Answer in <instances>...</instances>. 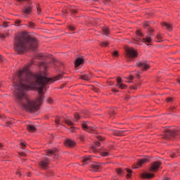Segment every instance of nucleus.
Returning a JSON list of instances; mask_svg holds the SVG:
<instances>
[{
    "instance_id": "15",
    "label": "nucleus",
    "mask_w": 180,
    "mask_h": 180,
    "mask_svg": "<svg viewBox=\"0 0 180 180\" xmlns=\"http://www.w3.org/2000/svg\"><path fill=\"white\" fill-rule=\"evenodd\" d=\"M136 36H138V37L135 38L134 41L139 43V41H141V37H143L144 35L143 34V33H141V32H140V30H137Z\"/></svg>"
},
{
    "instance_id": "30",
    "label": "nucleus",
    "mask_w": 180,
    "mask_h": 180,
    "mask_svg": "<svg viewBox=\"0 0 180 180\" xmlns=\"http://www.w3.org/2000/svg\"><path fill=\"white\" fill-rule=\"evenodd\" d=\"M126 169L127 172L128 173L127 174V178H130V174H131V172H133L130 169Z\"/></svg>"
},
{
    "instance_id": "13",
    "label": "nucleus",
    "mask_w": 180,
    "mask_h": 180,
    "mask_svg": "<svg viewBox=\"0 0 180 180\" xmlns=\"http://www.w3.org/2000/svg\"><path fill=\"white\" fill-rule=\"evenodd\" d=\"M58 153V150H57V148H53L52 150L49 149L47 150L46 155H48L49 157H50V155H56Z\"/></svg>"
},
{
    "instance_id": "64",
    "label": "nucleus",
    "mask_w": 180,
    "mask_h": 180,
    "mask_svg": "<svg viewBox=\"0 0 180 180\" xmlns=\"http://www.w3.org/2000/svg\"><path fill=\"white\" fill-rule=\"evenodd\" d=\"M2 86V84L0 83V88Z\"/></svg>"
},
{
    "instance_id": "12",
    "label": "nucleus",
    "mask_w": 180,
    "mask_h": 180,
    "mask_svg": "<svg viewBox=\"0 0 180 180\" xmlns=\"http://www.w3.org/2000/svg\"><path fill=\"white\" fill-rule=\"evenodd\" d=\"M91 171L93 172H98V171H101V164L99 163L93 164L91 165Z\"/></svg>"
},
{
    "instance_id": "38",
    "label": "nucleus",
    "mask_w": 180,
    "mask_h": 180,
    "mask_svg": "<svg viewBox=\"0 0 180 180\" xmlns=\"http://www.w3.org/2000/svg\"><path fill=\"white\" fill-rule=\"evenodd\" d=\"M112 56H114V57H117L119 56V53L117 52V51H115L112 53Z\"/></svg>"
},
{
    "instance_id": "53",
    "label": "nucleus",
    "mask_w": 180,
    "mask_h": 180,
    "mask_svg": "<svg viewBox=\"0 0 180 180\" xmlns=\"http://www.w3.org/2000/svg\"><path fill=\"white\" fill-rule=\"evenodd\" d=\"M37 9L38 13H40V11H41V10L40 9V8L38 7Z\"/></svg>"
},
{
    "instance_id": "22",
    "label": "nucleus",
    "mask_w": 180,
    "mask_h": 180,
    "mask_svg": "<svg viewBox=\"0 0 180 180\" xmlns=\"http://www.w3.org/2000/svg\"><path fill=\"white\" fill-rule=\"evenodd\" d=\"M27 129L30 131V133H34V131H36V127L33 125H28L27 127Z\"/></svg>"
},
{
    "instance_id": "37",
    "label": "nucleus",
    "mask_w": 180,
    "mask_h": 180,
    "mask_svg": "<svg viewBox=\"0 0 180 180\" xmlns=\"http://www.w3.org/2000/svg\"><path fill=\"white\" fill-rule=\"evenodd\" d=\"M81 117L79 116V115L78 113L75 114V119L77 122V120H78Z\"/></svg>"
},
{
    "instance_id": "11",
    "label": "nucleus",
    "mask_w": 180,
    "mask_h": 180,
    "mask_svg": "<svg viewBox=\"0 0 180 180\" xmlns=\"http://www.w3.org/2000/svg\"><path fill=\"white\" fill-rule=\"evenodd\" d=\"M32 6H25L22 9V13H25L26 15H30V13H32Z\"/></svg>"
},
{
    "instance_id": "51",
    "label": "nucleus",
    "mask_w": 180,
    "mask_h": 180,
    "mask_svg": "<svg viewBox=\"0 0 180 180\" xmlns=\"http://www.w3.org/2000/svg\"><path fill=\"white\" fill-rule=\"evenodd\" d=\"M55 122H56V124H58L60 120H59L58 119H56V120H55Z\"/></svg>"
},
{
    "instance_id": "33",
    "label": "nucleus",
    "mask_w": 180,
    "mask_h": 180,
    "mask_svg": "<svg viewBox=\"0 0 180 180\" xmlns=\"http://www.w3.org/2000/svg\"><path fill=\"white\" fill-rule=\"evenodd\" d=\"M134 79V76L130 75L129 77V80L126 81V82H132L131 81H133Z\"/></svg>"
},
{
    "instance_id": "28",
    "label": "nucleus",
    "mask_w": 180,
    "mask_h": 180,
    "mask_svg": "<svg viewBox=\"0 0 180 180\" xmlns=\"http://www.w3.org/2000/svg\"><path fill=\"white\" fill-rule=\"evenodd\" d=\"M156 39H157L158 43H161V41H162V40H161V39H162V35L160 34H158L156 36Z\"/></svg>"
},
{
    "instance_id": "44",
    "label": "nucleus",
    "mask_w": 180,
    "mask_h": 180,
    "mask_svg": "<svg viewBox=\"0 0 180 180\" xmlns=\"http://www.w3.org/2000/svg\"><path fill=\"white\" fill-rule=\"evenodd\" d=\"M5 115H0V119H1V120H5Z\"/></svg>"
},
{
    "instance_id": "34",
    "label": "nucleus",
    "mask_w": 180,
    "mask_h": 180,
    "mask_svg": "<svg viewBox=\"0 0 180 180\" xmlns=\"http://www.w3.org/2000/svg\"><path fill=\"white\" fill-rule=\"evenodd\" d=\"M109 44V42H108V41H104V42H102V44H101V46H103V47H108V45Z\"/></svg>"
},
{
    "instance_id": "58",
    "label": "nucleus",
    "mask_w": 180,
    "mask_h": 180,
    "mask_svg": "<svg viewBox=\"0 0 180 180\" xmlns=\"http://www.w3.org/2000/svg\"><path fill=\"white\" fill-rule=\"evenodd\" d=\"M95 92H99V90L98 89H94Z\"/></svg>"
},
{
    "instance_id": "6",
    "label": "nucleus",
    "mask_w": 180,
    "mask_h": 180,
    "mask_svg": "<svg viewBox=\"0 0 180 180\" xmlns=\"http://www.w3.org/2000/svg\"><path fill=\"white\" fill-rule=\"evenodd\" d=\"M160 166H161V162L160 161H156L151 165L150 171L152 172H155L158 171V168H160Z\"/></svg>"
},
{
    "instance_id": "39",
    "label": "nucleus",
    "mask_w": 180,
    "mask_h": 180,
    "mask_svg": "<svg viewBox=\"0 0 180 180\" xmlns=\"http://www.w3.org/2000/svg\"><path fill=\"white\" fill-rule=\"evenodd\" d=\"M40 67H43V68H44V70H46L47 68L46 63H41Z\"/></svg>"
},
{
    "instance_id": "2",
    "label": "nucleus",
    "mask_w": 180,
    "mask_h": 180,
    "mask_svg": "<svg viewBox=\"0 0 180 180\" xmlns=\"http://www.w3.org/2000/svg\"><path fill=\"white\" fill-rule=\"evenodd\" d=\"M37 49V40L26 34H20L15 37L14 50L18 54H23L27 50H36Z\"/></svg>"
},
{
    "instance_id": "29",
    "label": "nucleus",
    "mask_w": 180,
    "mask_h": 180,
    "mask_svg": "<svg viewBox=\"0 0 180 180\" xmlns=\"http://www.w3.org/2000/svg\"><path fill=\"white\" fill-rule=\"evenodd\" d=\"M103 32L105 36H108L109 34V28L108 27L103 28Z\"/></svg>"
},
{
    "instance_id": "52",
    "label": "nucleus",
    "mask_w": 180,
    "mask_h": 180,
    "mask_svg": "<svg viewBox=\"0 0 180 180\" xmlns=\"http://www.w3.org/2000/svg\"><path fill=\"white\" fill-rule=\"evenodd\" d=\"M79 139H80V140H81L82 141H84V136H81L79 137Z\"/></svg>"
},
{
    "instance_id": "21",
    "label": "nucleus",
    "mask_w": 180,
    "mask_h": 180,
    "mask_svg": "<svg viewBox=\"0 0 180 180\" xmlns=\"http://www.w3.org/2000/svg\"><path fill=\"white\" fill-rule=\"evenodd\" d=\"M162 26H164L165 27H166V29H167V30H169V32L172 30V26L171 25V24H169L167 22H162Z\"/></svg>"
},
{
    "instance_id": "31",
    "label": "nucleus",
    "mask_w": 180,
    "mask_h": 180,
    "mask_svg": "<svg viewBox=\"0 0 180 180\" xmlns=\"http://www.w3.org/2000/svg\"><path fill=\"white\" fill-rule=\"evenodd\" d=\"M6 124H13V123H15V121L13 119H11L10 121H6Z\"/></svg>"
},
{
    "instance_id": "27",
    "label": "nucleus",
    "mask_w": 180,
    "mask_h": 180,
    "mask_svg": "<svg viewBox=\"0 0 180 180\" xmlns=\"http://www.w3.org/2000/svg\"><path fill=\"white\" fill-rule=\"evenodd\" d=\"M116 172L117 175H120V176H123V175H124V171L120 168L117 169Z\"/></svg>"
},
{
    "instance_id": "57",
    "label": "nucleus",
    "mask_w": 180,
    "mask_h": 180,
    "mask_svg": "<svg viewBox=\"0 0 180 180\" xmlns=\"http://www.w3.org/2000/svg\"><path fill=\"white\" fill-rule=\"evenodd\" d=\"M2 147H4V144L0 143V148H2Z\"/></svg>"
},
{
    "instance_id": "19",
    "label": "nucleus",
    "mask_w": 180,
    "mask_h": 180,
    "mask_svg": "<svg viewBox=\"0 0 180 180\" xmlns=\"http://www.w3.org/2000/svg\"><path fill=\"white\" fill-rule=\"evenodd\" d=\"M178 155H179V154H178V150H174L169 153V156L172 158H176V157H178Z\"/></svg>"
},
{
    "instance_id": "43",
    "label": "nucleus",
    "mask_w": 180,
    "mask_h": 180,
    "mask_svg": "<svg viewBox=\"0 0 180 180\" xmlns=\"http://www.w3.org/2000/svg\"><path fill=\"white\" fill-rule=\"evenodd\" d=\"M167 102H171L172 101V98L169 97L166 99Z\"/></svg>"
},
{
    "instance_id": "9",
    "label": "nucleus",
    "mask_w": 180,
    "mask_h": 180,
    "mask_svg": "<svg viewBox=\"0 0 180 180\" xmlns=\"http://www.w3.org/2000/svg\"><path fill=\"white\" fill-rule=\"evenodd\" d=\"M117 86L120 88V89H126V84L122 83V78H117Z\"/></svg>"
},
{
    "instance_id": "62",
    "label": "nucleus",
    "mask_w": 180,
    "mask_h": 180,
    "mask_svg": "<svg viewBox=\"0 0 180 180\" xmlns=\"http://www.w3.org/2000/svg\"><path fill=\"white\" fill-rule=\"evenodd\" d=\"M137 78H140V75H136Z\"/></svg>"
},
{
    "instance_id": "16",
    "label": "nucleus",
    "mask_w": 180,
    "mask_h": 180,
    "mask_svg": "<svg viewBox=\"0 0 180 180\" xmlns=\"http://www.w3.org/2000/svg\"><path fill=\"white\" fill-rule=\"evenodd\" d=\"M141 178L151 179V178H154V174L150 173H143L141 175Z\"/></svg>"
},
{
    "instance_id": "54",
    "label": "nucleus",
    "mask_w": 180,
    "mask_h": 180,
    "mask_svg": "<svg viewBox=\"0 0 180 180\" xmlns=\"http://www.w3.org/2000/svg\"><path fill=\"white\" fill-rule=\"evenodd\" d=\"M72 11L73 12V13H77V10L76 9H72Z\"/></svg>"
},
{
    "instance_id": "46",
    "label": "nucleus",
    "mask_w": 180,
    "mask_h": 180,
    "mask_svg": "<svg viewBox=\"0 0 180 180\" xmlns=\"http://www.w3.org/2000/svg\"><path fill=\"white\" fill-rule=\"evenodd\" d=\"M3 27H8V24H6V22H4Z\"/></svg>"
},
{
    "instance_id": "48",
    "label": "nucleus",
    "mask_w": 180,
    "mask_h": 180,
    "mask_svg": "<svg viewBox=\"0 0 180 180\" xmlns=\"http://www.w3.org/2000/svg\"><path fill=\"white\" fill-rule=\"evenodd\" d=\"M112 92L117 93V92H119V90H117L116 89H112Z\"/></svg>"
},
{
    "instance_id": "45",
    "label": "nucleus",
    "mask_w": 180,
    "mask_h": 180,
    "mask_svg": "<svg viewBox=\"0 0 180 180\" xmlns=\"http://www.w3.org/2000/svg\"><path fill=\"white\" fill-rule=\"evenodd\" d=\"M5 37V34L0 33V39H4Z\"/></svg>"
},
{
    "instance_id": "59",
    "label": "nucleus",
    "mask_w": 180,
    "mask_h": 180,
    "mask_svg": "<svg viewBox=\"0 0 180 180\" xmlns=\"http://www.w3.org/2000/svg\"><path fill=\"white\" fill-rule=\"evenodd\" d=\"M16 174L18 175L19 176H20V172H18L16 173Z\"/></svg>"
},
{
    "instance_id": "7",
    "label": "nucleus",
    "mask_w": 180,
    "mask_h": 180,
    "mask_svg": "<svg viewBox=\"0 0 180 180\" xmlns=\"http://www.w3.org/2000/svg\"><path fill=\"white\" fill-rule=\"evenodd\" d=\"M136 65L139 68H141L142 71H144L146 70H148V68H150V65H148V64H147V63L146 62H137L136 63Z\"/></svg>"
},
{
    "instance_id": "63",
    "label": "nucleus",
    "mask_w": 180,
    "mask_h": 180,
    "mask_svg": "<svg viewBox=\"0 0 180 180\" xmlns=\"http://www.w3.org/2000/svg\"><path fill=\"white\" fill-rule=\"evenodd\" d=\"M32 64H33V62H32L30 64H29V65H32Z\"/></svg>"
},
{
    "instance_id": "23",
    "label": "nucleus",
    "mask_w": 180,
    "mask_h": 180,
    "mask_svg": "<svg viewBox=\"0 0 180 180\" xmlns=\"http://www.w3.org/2000/svg\"><path fill=\"white\" fill-rule=\"evenodd\" d=\"M142 41H143V43H150L151 34H148L146 38H143Z\"/></svg>"
},
{
    "instance_id": "17",
    "label": "nucleus",
    "mask_w": 180,
    "mask_h": 180,
    "mask_svg": "<svg viewBox=\"0 0 180 180\" xmlns=\"http://www.w3.org/2000/svg\"><path fill=\"white\" fill-rule=\"evenodd\" d=\"M38 58H39V60H49V58H51V55L45 56L43 53H39L38 55Z\"/></svg>"
},
{
    "instance_id": "47",
    "label": "nucleus",
    "mask_w": 180,
    "mask_h": 180,
    "mask_svg": "<svg viewBox=\"0 0 180 180\" xmlns=\"http://www.w3.org/2000/svg\"><path fill=\"white\" fill-rule=\"evenodd\" d=\"M48 102H49V103H53V99L49 98Z\"/></svg>"
},
{
    "instance_id": "55",
    "label": "nucleus",
    "mask_w": 180,
    "mask_h": 180,
    "mask_svg": "<svg viewBox=\"0 0 180 180\" xmlns=\"http://www.w3.org/2000/svg\"><path fill=\"white\" fill-rule=\"evenodd\" d=\"M20 155H21L22 157H23L25 155L24 153H20Z\"/></svg>"
},
{
    "instance_id": "36",
    "label": "nucleus",
    "mask_w": 180,
    "mask_h": 180,
    "mask_svg": "<svg viewBox=\"0 0 180 180\" xmlns=\"http://www.w3.org/2000/svg\"><path fill=\"white\" fill-rule=\"evenodd\" d=\"M4 61H6V59L2 55H0V62L4 63Z\"/></svg>"
},
{
    "instance_id": "14",
    "label": "nucleus",
    "mask_w": 180,
    "mask_h": 180,
    "mask_svg": "<svg viewBox=\"0 0 180 180\" xmlns=\"http://www.w3.org/2000/svg\"><path fill=\"white\" fill-rule=\"evenodd\" d=\"M65 146H67V147H74V146H75V142L71 139H66L65 141Z\"/></svg>"
},
{
    "instance_id": "3",
    "label": "nucleus",
    "mask_w": 180,
    "mask_h": 180,
    "mask_svg": "<svg viewBox=\"0 0 180 180\" xmlns=\"http://www.w3.org/2000/svg\"><path fill=\"white\" fill-rule=\"evenodd\" d=\"M126 53V58H127L128 61H131V60H133V58H136V57L139 56L137 51L133 48H127Z\"/></svg>"
},
{
    "instance_id": "41",
    "label": "nucleus",
    "mask_w": 180,
    "mask_h": 180,
    "mask_svg": "<svg viewBox=\"0 0 180 180\" xmlns=\"http://www.w3.org/2000/svg\"><path fill=\"white\" fill-rule=\"evenodd\" d=\"M74 130H75V127H71L70 129V133H74Z\"/></svg>"
},
{
    "instance_id": "10",
    "label": "nucleus",
    "mask_w": 180,
    "mask_h": 180,
    "mask_svg": "<svg viewBox=\"0 0 180 180\" xmlns=\"http://www.w3.org/2000/svg\"><path fill=\"white\" fill-rule=\"evenodd\" d=\"M39 165L43 169H47L49 167V159L46 158L45 160H41Z\"/></svg>"
},
{
    "instance_id": "25",
    "label": "nucleus",
    "mask_w": 180,
    "mask_h": 180,
    "mask_svg": "<svg viewBox=\"0 0 180 180\" xmlns=\"http://www.w3.org/2000/svg\"><path fill=\"white\" fill-rule=\"evenodd\" d=\"M72 120V119L65 120V124H68V126H74V122Z\"/></svg>"
},
{
    "instance_id": "50",
    "label": "nucleus",
    "mask_w": 180,
    "mask_h": 180,
    "mask_svg": "<svg viewBox=\"0 0 180 180\" xmlns=\"http://www.w3.org/2000/svg\"><path fill=\"white\" fill-rule=\"evenodd\" d=\"M148 32H154V30L153 28H148Z\"/></svg>"
},
{
    "instance_id": "60",
    "label": "nucleus",
    "mask_w": 180,
    "mask_h": 180,
    "mask_svg": "<svg viewBox=\"0 0 180 180\" xmlns=\"http://www.w3.org/2000/svg\"><path fill=\"white\" fill-rule=\"evenodd\" d=\"M18 2H22V1H29V0H17Z\"/></svg>"
},
{
    "instance_id": "1",
    "label": "nucleus",
    "mask_w": 180,
    "mask_h": 180,
    "mask_svg": "<svg viewBox=\"0 0 180 180\" xmlns=\"http://www.w3.org/2000/svg\"><path fill=\"white\" fill-rule=\"evenodd\" d=\"M19 82L15 85L18 91L15 94V102L20 109L34 113L39 110L43 95L47 84H53L54 81L61 79L62 75H59L52 79L47 77L45 72L33 75L29 70V66L20 70L18 74Z\"/></svg>"
},
{
    "instance_id": "35",
    "label": "nucleus",
    "mask_w": 180,
    "mask_h": 180,
    "mask_svg": "<svg viewBox=\"0 0 180 180\" xmlns=\"http://www.w3.org/2000/svg\"><path fill=\"white\" fill-rule=\"evenodd\" d=\"M101 155H103V157H108V155H109V153H108L106 151L102 152Z\"/></svg>"
},
{
    "instance_id": "32",
    "label": "nucleus",
    "mask_w": 180,
    "mask_h": 180,
    "mask_svg": "<svg viewBox=\"0 0 180 180\" xmlns=\"http://www.w3.org/2000/svg\"><path fill=\"white\" fill-rule=\"evenodd\" d=\"M28 27H30L31 29L34 28V22H30L28 23Z\"/></svg>"
},
{
    "instance_id": "5",
    "label": "nucleus",
    "mask_w": 180,
    "mask_h": 180,
    "mask_svg": "<svg viewBox=\"0 0 180 180\" xmlns=\"http://www.w3.org/2000/svg\"><path fill=\"white\" fill-rule=\"evenodd\" d=\"M150 161V159H148V156H146L145 158L138 160L136 167H134V168H139L142 167V165H144V164H146V162H148Z\"/></svg>"
},
{
    "instance_id": "24",
    "label": "nucleus",
    "mask_w": 180,
    "mask_h": 180,
    "mask_svg": "<svg viewBox=\"0 0 180 180\" xmlns=\"http://www.w3.org/2000/svg\"><path fill=\"white\" fill-rule=\"evenodd\" d=\"M99 146H101V143L99 142H96L95 146H93L91 147V151H94V153H98L96 148L99 147Z\"/></svg>"
},
{
    "instance_id": "61",
    "label": "nucleus",
    "mask_w": 180,
    "mask_h": 180,
    "mask_svg": "<svg viewBox=\"0 0 180 180\" xmlns=\"http://www.w3.org/2000/svg\"><path fill=\"white\" fill-rule=\"evenodd\" d=\"M177 82H178V84H180V78H179V79H177Z\"/></svg>"
},
{
    "instance_id": "49",
    "label": "nucleus",
    "mask_w": 180,
    "mask_h": 180,
    "mask_svg": "<svg viewBox=\"0 0 180 180\" xmlns=\"http://www.w3.org/2000/svg\"><path fill=\"white\" fill-rule=\"evenodd\" d=\"M69 29H70V30H75V28L74 27H72V26H70V27H69Z\"/></svg>"
},
{
    "instance_id": "4",
    "label": "nucleus",
    "mask_w": 180,
    "mask_h": 180,
    "mask_svg": "<svg viewBox=\"0 0 180 180\" xmlns=\"http://www.w3.org/2000/svg\"><path fill=\"white\" fill-rule=\"evenodd\" d=\"M176 136H179V132H175L172 130L166 129L163 135V139L165 140H172Z\"/></svg>"
},
{
    "instance_id": "20",
    "label": "nucleus",
    "mask_w": 180,
    "mask_h": 180,
    "mask_svg": "<svg viewBox=\"0 0 180 180\" xmlns=\"http://www.w3.org/2000/svg\"><path fill=\"white\" fill-rule=\"evenodd\" d=\"M92 77V75H83L81 76V79H84V81H89L91 78Z\"/></svg>"
},
{
    "instance_id": "40",
    "label": "nucleus",
    "mask_w": 180,
    "mask_h": 180,
    "mask_svg": "<svg viewBox=\"0 0 180 180\" xmlns=\"http://www.w3.org/2000/svg\"><path fill=\"white\" fill-rule=\"evenodd\" d=\"M139 86V84H135V86H131V89H137V87Z\"/></svg>"
},
{
    "instance_id": "56",
    "label": "nucleus",
    "mask_w": 180,
    "mask_h": 180,
    "mask_svg": "<svg viewBox=\"0 0 180 180\" xmlns=\"http://www.w3.org/2000/svg\"><path fill=\"white\" fill-rule=\"evenodd\" d=\"M144 27H148V23H146V24L144 25Z\"/></svg>"
},
{
    "instance_id": "18",
    "label": "nucleus",
    "mask_w": 180,
    "mask_h": 180,
    "mask_svg": "<svg viewBox=\"0 0 180 180\" xmlns=\"http://www.w3.org/2000/svg\"><path fill=\"white\" fill-rule=\"evenodd\" d=\"M83 63H84V59L79 58L76 59V60L75 62V66L79 67V65H81V64H82Z\"/></svg>"
},
{
    "instance_id": "42",
    "label": "nucleus",
    "mask_w": 180,
    "mask_h": 180,
    "mask_svg": "<svg viewBox=\"0 0 180 180\" xmlns=\"http://www.w3.org/2000/svg\"><path fill=\"white\" fill-rule=\"evenodd\" d=\"M20 146H21V147L25 148V147H26V143H25V142H21Z\"/></svg>"
},
{
    "instance_id": "8",
    "label": "nucleus",
    "mask_w": 180,
    "mask_h": 180,
    "mask_svg": "<svg viewBox=\"0 0 180 180\" xmlns=\"http://www.w3.org/2000/svg\"><path fill=\"white\" fill-rule=\"evenodd\" d=\"M82 127L83 129L85 130V131H89V133H91V131H95V128L89 126V124H82Z\"/></svg>"
},
{
    "instance_id": "26",
    "label": "nucleus",
    "mask_w": 180,
    "mask_h": 180,
    "mask_svg": "<svg viewBox=\"0 0 180 180\" xmlns=\"http://www.w3.org/2000/svg\"><path fill=\"white\" fill-rule=\"evenodd\" d=\"M91 157H86L85 156L83 160H82V162H84V164H89V162H91Z\"/></svg>"
}]
</instances>
